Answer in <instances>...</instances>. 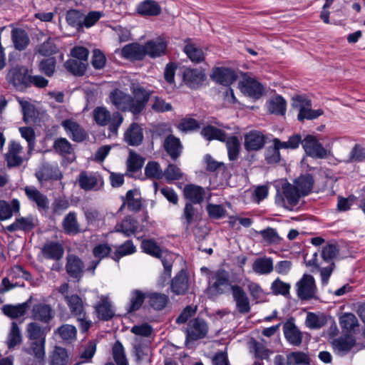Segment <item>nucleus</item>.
Here are the masks:
<instances>
[{"label":"nucleus","mask_w":365,"mask_h":365,"mask_svg":"<svg viewBox=\"0 0 365 365\" xmlns=\"http://www.w3.org/2000/svg\"><path fill=\"white\" fill-rule=\"evenodd\" d=\"M314 179L309 174L302 175L294 180V185L281 180L277 187L276 202L279 206L292 210L301 196L308 195L312 189Z\"/></svg>","instance_id":"obj_1"},{"label":"nucleus","mask_w":365,"mask_h":365,"mask_svg":"<svg viewBox=\"0 0 365 365\" xmlns=\"http://www.w3.org/2000/svg\"><path fill=\"white\" fill-rule=\"evenodd\" d=\"M95 122L100 126L108 125L109 131L116 135L119 127L123 122V115L118 112H110L103 106L96 107L93 111Z\"/></svg>","instance_id":"obj_2"},{"label":"nucleus","mask_w":365,"mask_h":365,"mask_svg":"<svg viewBox=\"0 0 365 365\" xmlns=\"http://www.w3.org/2000/svg\"><path fill=\"white\" fill-rule=\"evenodd\" d=\"M232 286L230 282L229 273L224 269H220L210 278L207 292L208 295L215 297L228 292Z\"/></svg>","instance_id":"obj_3"},{"label":"nucleus","mask_w":365,"mask_h":365,"mask_svg":"<svg viewBox=\"0 0 365 365\" xmlns=\"http://www.w3.org/2000/svg\"><path fill=\"white\" fill-rule=\"evenodd\" d=\"M6 80L16 90L24 91L29 86L30 76L29 70L24 66L16 65L12 66L7 75Z\"/></svg>","instance_id":"obj_4"},{"label":"nucleus","mask_w":365,"mask_h":365,"mask_svg":"<svg viewBox=\"0 0 365 365\" xmlns=\"http://www.w3.org/2000/svg\"><path fill=\"white\" fill-rule=\"evenodd\" d=\"M306 154L313 158L324 159L327 157V150L315 135H307L302 142Z\"/></svg>","instance_id":"obj_5"},{"label":"nucleus","mask_w":365,"mask_h":365,"mask_svg":"<svg viewBox=\"0 0 365 365\" xmlns=\"http://www.w3.org/2000/svg\"><path fill=\"white\" fill-rule=\"evenodd\" d=\"M208 325L207 322L200 318L191 319L185 330L186 341H196L203 339L208 332Z\"/></svg>","instance_id":"obj_6"},{"label":"nucleus","mask_w":365,"mask_h":365,"mask_svg":"<svg viewBox=\"0 0 365 365\" xmlns=\"http://www.w3.org/2000/svg\"><path fill=\"white\" fill-rule=\"evenodd\" d=\"M297 294L298 297L302 300H308L314 297L317 292L314 278L304 274L296 284Z\"/></svg>","instance_id":"obj_7"},{"label":"nucleus","mask_w":365,"mask_h":365,"mask_svg":"<svg viewBox=\"0 0 365 365\" xmlns=\"http://www.w3.org/2000/svg\"><path fill=\"white\" fill-rule=\"evenodd\" d=\"M130 90L133 95L132 97L133 110L134 114H138L145 108L151 93L138 84L133 83Z\"/></svg>","instance_id":"obj_8"},{"label":"nucleus","mask_w":365,"mask_h":365,"mask_svg":"<svg viewBox=\"0 0 365 365\" xmlns=\"http://www.w3.org/2000/svg\"><path fill=\"white\" fill-rule=\"evenodd\" d=\"M109 98L117 109L122 111H130L134 114V110L132 108V97L130 95L119 89H115L110 93Z\"/></svg>","instance_id":"obj_9"},{"label":"nucleus","mask_w":365,"mask_h":365,"mask_svg":"<svg viewBox=\"0 0 365 365\" xmlns=\"http://www.w3.org/2000/svg\"><path fill=\"white\" fill-rule=\"evenodd\" d=\"M265 144V135L259 130H250L245 135L244 147L247 151H257Z\"/></svg>","instance_id":"obj_10"},{"label":"nucleus","mask_w":365,"mask_h":365,"mask_svg":"<svg viewBox=\"0 0 365 365\" xmlns=\"http://www.w3.org/2000/svg\"><path fill=\"white\" fill-rule=\"evenodd\" d=\"M36 177L38 181L42 183L48 180H59L62 174L58 168L57 163L49 164L44 163L36 173Z\"/></svg>","instance_id":"obj_11"},{"label":"nucleus","mask_w":365,"mask_h":365,"mask_svg":"<svg viewBox=\"0 0 365 365\" xmlns=\"http://www.w3.org/2000/svg\"><path fill=\"white\" fill-rule=\"evenodd\" d=\"M299 102V114L297 118L300 121H303L304 119L313 120L319 116L323 115L324 111L322 109L312 110L311 108L312 104L310 100L307 98L299 97L297 99Z\"/></svg>","instance_id":"obj_12"},{"label":"nucleus","mask_w":365,"mask_h":365,"mask_svg":"<svg viewBox=\"0 0 365 365\" xmlns=\"http://www.w3.org/2000/svg\"><path fill=\"white\" fill-rule=\"evenodd\" d=\"M66 134L75 142H82L86 138L84 129L75 120H64L61 123Z\"/></svg>","instance_id":"obj_13"},{"label":"nucleus","mask_w":365,"mask_h":365,"mask_svg":"<svg viewBox=\"0 0 365 365\" xmlns=\"http://www.w3.org/2000/svg\"><path fill=\"white\" fill-rule=\"evenodd\" d=\"M231 290L238 312L243 314L250 312L251 309L250 300L243 289L240 286L234 285L231 287Z\"/></svg>","instance_id":"obj_14"},{"label":"nucleus","mask_w":365,"mask_h":365,"mask_svg":"<svg viewBox=\"0 0 365 365\" xmlns=\"http://www.w3.org/2000/svg\"><path fill=\"white\" fill-rule=\"evenodd\" d=\"M24 191L29 200L36 205L38 210H46L48 209V199L34 186H26Z\"/></svg>","instance_id":"obj_15"},{"label":"nucleus","mask_w":365,"mask_h":365,"mask_svg":"<svg viewBox=\"0 0 365 365\" xmlns=\"http://www.w3.org/2000/svg\"><path fill=\"white\" fill-rule=\"evenodd\" d=\"M211 78L215 82L230 86L237 79L235 71L227 68H215L211 74Z\"/></svg>","instance_id":"obj_16"},{"label":"nucleus","mask_w":365,"mask_h":365,"mask_svg":"<svg viewBox=\"0 0 365 365\" xmlns=\"http://www.w3.org/2000/svg\"><path fill=\"white\" fill-rule=\"evenodd\" d=\"M143 131L142 127L136 123H133L124 133V140L132 146H138L143 142Z\"/></svg>","instance_id":"obj_17"},{"label":"nucleus","mask_w":365,"mask_h":365,"mask_svg":"<svg viewBox=\"0 0 365 365\" xmlns=\"http://www.w3.org/2000/svg\"><path fill=\"white\" fill-rule=\"evenodd\" d=\"M241 91L253 98H259L263 93L262 86L251 78H244L240 84Z\"/></svg>","instance_id":"obj_18"},{"label":"nucleus","mask_w":365,"mask_h":365,"mask_svg":"<svg viewBox=\"0 0 365 365\" xmlns=\"http://www.w3.org/2000/svg\"><path fill=\"white\" fill-rule=\"evenodd\" d=\"M32 318L43 323H48L53 317V312L50 305L38 303L34 305Z\"/></svg>","instance_id":"obj_19"},{"label":"nucleus","mask_w":365,"mask_h":365,"mask_svg":"<svg viewBox=\"0 0 365 365\" xmlns=\"http://www.w3.org/2000/svg\"><path fill=\"white\" fill-rule=\"evenodd\" d=\"M286 339L294 346H299L302 341V334L294 323L293 319L288 320L283 326Z\"/></svg>","instance_id":"obj_20"},{"label":"nucleus","mask_w":365,"mask_h":365,"mask_svg":"<svg viewBox=\"0 0 365 365\" xmlns=\"http://www.w3.org/2000/svg\"><path fill=\"white\" fill-rule=\"evenodd\" d=\"M43 257L46 259L59 260L64 253L63 245L57 242H46L41 249Z\"/></svg>","instance_id":"obj_21"},{"label":"nucleus","mask_w":365,"mask_h":365,"mask_svg":"<svg viewBox=\"0 0 365 365\" xmlns=\"http://www.w3.org/2000/svg\"><path fill=\"white\" fill-rule=\"evenodd\" d=\"M146 55L151 58L161 56L165 53L167 43L162 38H157L145 43Z\"/></svg>","instance_id":"obj_22"},{"label":"nucleus","mask_w":365,"mask_h":365,"mask_svg":"<svg viewBox=\"0 0 365 365\" xmlns=\"http://www.w3.org/2000/svg\"><path fill=\"white\" fill-rule=\"evenodd\" d=\"M21 152L22 147L19 143L15 141L9 143V150L6 154V160L9 167L19 166L22 163Z\"/></svg>","instance_id":"obj_23"},{"label":"nucleus","mask_w":365,"mask_h":365,"mask_svg":"<svg viewBox=\"0 0 365 365\" xmlns=\"http://www.w3.org/2000/svg\"><path fill=\"white\" fill-rule=\"evenodd\" d=\"M121 55L130 60H142L146 56L145 45L136 43L128 44L122 48Z\"/></svg>","instance_id":"obj_24"},{"label":"nucleus","mask_w":365,"mask_h":365,"mask_svg":"<svg viewBox=\"0 0 365 365\" xmlns=\"http://www.w3.org/2000/svg\"><path fill=\"white\" fill-rule=\"evenodd\" d=\"M204 73L197 68H186L183 72V81L190 88L198 87L205 80Z\"/></svg>","instance_id":"obj_25"},{"label":"nucleus","mask_w":365,"mask_h":365,"mask_svg":"<svg viewBox=\"0 0 365 365\" xmlns=\"http://www.w3.org/2000/svg\"><path fill=\"white\" fill-rule=\"evenodd\" d=\"M252 269L257 274L267 275L274 270V261L272 257L257 258L252 264Z\"/></svg>","instance_id":"obj_26"},{"label":"nucleus","mask_w":365,"mask_h":365,"mask_svg":"<svg viewBox=\"0 0 365 365\" xmlns=\"http://www.w3.org/2000/svg\"><path fill=\"white\" fill-rule=\"evenodd\" d=\"M189 288L188 277L185 270H181L172 280L171 289L175 294H185Z\"/></svg>","instance_id":"obj_27"},{"label":"nucleus","mask_w":365,"mask_h":365,"mask_svg":"<svg viewBox=\"0 0 365 365\" xmlns=\"http://www.w3.org/2000/svg\"><path fill=\"white\" fill-rule=\"evenodd\" d=\"M36 221L33 216L18 217L14 222L7 226L6 230L11 232L17 230L29 232L34 229L36 225Z\"/></svg>","instance_id":"obj_28"},{"label":"nucleus","mask_w":365,"mask_h":365,"mask_svg":"<svg viewBox=\"0 0 365 365\" xmlns=\"http://www.w3.org/2000/svg\"><path fill=\"white\" fill-rule=\"evenodd\" d=\"M94 307L98 319L101 320L108 321L114 315V312L112 309L110 302L106 297L101 296L100 301Z\"/></svg>","instance_id":"obj_29"},{"label":"nucleus","mask_w":365,"mask_h":365,"mask_svg":"<svg viewBox=\"0 0 365 365\" xmlns=\"http://www.w3.org/2000/svg\"><path fill=\"white\" fill-rule=\"evenodd\" d=\"M354 344L355 341L351 336L340 337L332 341L333 349L339 356H344L350 351Z\"/></svg>","instance_id":"obj_30"},{"label":"nucleus","mask_w":365,"mask_h":365,"mask_svg":"<svg viewBox=\"0 0 365 365\" xmlns=\"http://www.w3.org/2000/svg\"><path fill=\"white\" fill-rule=\"evenodd\" d=\"M137 229V222L130 217H126L116 224L114 231L122 233L125 237H130L135 233Z\"/></svg>","instance_id":"obj_31"},{"label":"nucleus","mask_w":365,"mask_h":365,"mask_svg":"<svg viewBox=\"0 0 365 365\" xmlns=\"http://www.w3.org/2000/svg\"><path fill=\"white\" fill-rule=\"evenodd\" d=\"M64 299L73 316H82L85 313L83 301L77 294L65 295Z\"/></svg>","instance_id":"obj_32"},{"label":"nucleus","mask_w":365,"mask_h":365,"mask_svg":"<svg viewBox=\"0 0 365 365\" xmlns=\"http://www.w3.org/2000/svg\"><path fill=\"white\" fill-rule=\"evenodd\" d=\"M66 267L68 274L71 277L78 278L81 275L83 263L78 257L68 255Z\"/></svg>","instance_id":"obj_33"},{"label":"nucleus","mask_w":365,"mask_h":365,"mask_svg":"<svg viewBox=\"0 0 365 365\" xmlns=\"http://www.w3.org/2000/svg\"><path fill=\"white\" fill-rule=\"evenodd\" d=\"M20 203L18 200L14 199L10 205L5 200H0V220L11 218L14 212H19Z\"/></svg>","instance_id":"obj_34"},{"label":"nucleus","mask_w":365,"mask_h":365,"mask_svg":"<svg viewBox=\"0 0 365 365\" xmlns=\"http://www.w3.org/2000/svg\"><path fill=\"white\" fill-rule=\"evenodd\" d=\"M185 197L193 203H200L205 195L204 188L194 185H186L184 188Z\"/></svg>","instance_id":"obj_35"},{"label":"nucleus","mask_w":365,"mask_h":365,"mask_svg":"<svg viewBox=\"0 0 365 365\" xmlns=\"http://www.w3.org/2000/svg\"><path fill=\"white\" fill-rule=\"evenodd\" d=\"M148 302L155 310H162L168 304V297L165 294L158 292H147Z\"/></svg>","instance_id":"obj_36"},{"label":"nucleus","mask_w":365,"mask_h":365,"mask_svg":"<svg viewBox=\"0 0 365 365\" xmlns=\"http://www.w3.org/2000/svg\"><path fill=\"white\" fill-rule=\"evenodd\" d=\"M137 11L143 16H158L161 12V8L156 1L146 0L138 6Z\"/></svg>","instance_id":"obj_37"},{"label":"nucleus","mask_w":365,"mask_h":365,"mask_svg":"<svg viewBox=\"0 0 365 365\" xmlns=\"http://www.w3.org/2000/svg\"><path fill=\"white\" fill-rule=\"evenodd\" d=\"M164 147L165 150L174 160L179 157L182 150L180 140L173 135H169L165 138Z\"/></svg>","instance_id":"obj_38"},{"label":"nucleus","mask_w":365,"mask_h":365,"mask_svg":"<svg viewBox=\"0 0 365 365\" xmlns=\"http://www.w3.org/2000/svg\"><path fill=\"white\" fill-rule=\"evenodd\" d=\"M63 228L68 235H76L80 232V227L77 221L76 214L70 212L63 220Z\"/></svg>","instance_id":"obj_39"},{"label":"nucleus","mask_w":365,"mask_h":365,"mask_svg":"<svg viewBox=\"0 0 365 365\" xmlns=\"http://www.w3.org/2000/svg\"><path fill=\"white\" fill-rule=\"evenodd\" d=\"M88 65V62L81 61V60L73 58L67 60L64 63V66L67 71L75 76H79L84 74Z\"/></svg>","instance_id":"obj_40"},{"label":"nucleus","mask_w":365,"mask_h":365,"mask_svg":"<svg viewBox=\"0 0 365 365\" xmlns=\"http://www.w3.org/2000/svg\"><path fill=\"white\" fill-rule=\"evenodd\" d=\"M200 133L207 140H217L224 142L227 139L224 131L210 125L205 126Z\"/></svg>","instance_id":"obj_41"},{"label":"nucleus","mask_w":365,"mask_h":365,"mask_svg":"<svg viewBox=\"0 0 365 365\" xmlns=\"http://www.w3.org/2000/svg\"><path fill=\"white\" fill-rule=\"evenodd\" d=\"M22 341L20 329L16 322H12L9 331L6 344L9 349H14Z\"/></svg>","instance_id":"obj_42"},{"label":"nucleus","mask_w":365,"mask_h":365,"mask_svg":"<svg viewBox=\"0 0 365 365\" xmlns=\"http://www.w3.org/2000/svg\"><path fill=\"white\" fill-rule=\"evenodd\" d=\"M127 205L130 211L137 212L141 208L142 204L139 193L136 190H130L123 198V205Z\"/></svg>","instance_id":"obj_43"},{"label":"nucleus","mask_w":365,"mask_h":365,"mask_svg":"<svg viewBox=\"0 0 365 365\" xmlns=\"http://www.w3.org/2000/svg\"><path fill=\"white\" fill-rule=\"evenodd\" d=\"M11 38L15 48L19 51L25 49L29 43V38L27 34L20 29L12 30Z\"/></svg>","instance_id":"obj_44"},{"label":"nucleus","mask_w":365,"mask_h":365,"mask_svg":"<svg viewBox=\"0 0 365 365\" xmlns=\"http://www.w3.org/2000/svg\"><path fill=\"white\" fill-rule=\"evenodd\" d=\"M78 185L84 190L94 189L98 184V177L93 174L81 172L78 175Z\"/></svg>","instance_id":"obj_45"},{"label":"nucleus","mask_w":365,"mask_h":365,"mask_svg":"<svg viewBox=\"0 0 365 365\" xmlns=\"http://www.w3.org/2000/svg\"><path fill=\"white\" fill-rule=\"evenodd\" d=\"M309 356L304 352L292 351L287 354V365H309Z\"/></svg>","instance_id":"obj_46"},{"label":"nucleus","mask_w":365,"mask_h":365,"mask_svg":"<svg viewBox=\"0 0 365 365\" xmlns=\"http://www.w3.org/2000/svg\"><path fill=\"white\" fill-rule=\"evenodd\" d=\"M26 303L19 304L17 305L6 304L2 308V311L7 317L15 319L23 316L27 309Z\"/></svg>","instance_id":"obj_47"},{"label":"nucleus","mask_w":365,"mask_h":365,"mask_svg":"<svg viewBox=\"0 0 365 365\" xmlns=\"http://www.w3.org/2000/svg\"><path fill=\"white\" fill-rule=\"evenodd\" d=\"M136 252V247L131 240H127L123 244L116 247L113 253V259L118 261L121 257L130 255Z\"/></svg>","instance_id":"obj_48"},{"label":"nucleus","mask_w":365,"mask_h":365,"mask_svg":"<svg viewBox=\"0 0 365 365\" xmlns=\"http://www.w3.org/2000/svg\"><path fill=\"white\" fill-rule=\"evenodd\" d=\"M268 110L272 113L284 115L286 112V101L282 96H277L269 101Z\"/></svg>","instance_id":"obj_49"},{"label":"nucleus","mask_w":365,"mask_h":365,"mask_svg":"<svg viewBox=\"0 0 365 365\" xmlns=\"http://www.w3.org/2000/svg\"><path fill=\"white\" fill-rule=\"evenodd\" d=\"M69 358L65 349L56 346L51 355V365H67Z\"/></svg>","instance_id":"obj_50"},{"label":"nucleus","mask_w":365,"mask_h":365,"mask_svg":"<svg viewBox=\"0 0 365 365\" xmlns=\"http://www.w3.org/2000/svg\"><path fill=\"white\" fill-rule=\"evenodd\" d=\"M145 298H147V293H143L138 289L133 290L130 294V304L128 311L131 312L139 309Z\"/></svg>","instance_id":"obj_51"},{"label":"nucleus","mask_w":365,"mask_h":365,"mask_svg":"<svg viewBox=\"0 0 365 365\" xmlns=\"http://www.w3.org/2000/svg\"><path fill=\"white\" fill-rule=\"evenodd\" d=\"M226 147L228 153V158L230 160H235L238 158L240 148V143L237 137L231 136L226 140Z\"/></svg>","instance_id":"obj_52"},{"label":"nucleus","mask_w":365,"mask_h":365,"mask_svg":"<svg viewBox=\"0 0 365 365\" xmlns=\"http://www.w3.org/2000/svg\"><path fill=\"white\" fill-rule=\"evenodd\" d=\"M326 322V318L323 314H317L313 312L307 313L305 319L306 326L312 329H320L325 325Z\"/></svg>","instance_id":"obj_53"},{"label":"nucleus","mask_w":365,"mask_h":365,"mask_svg":"<svg viewBox=\"0 0 365 365\" xmlns=\"http://www.w3.org/2000/svg\"><path fill=\"white\" fill-rule=\"evenodd\" d=\"M184 51L190 61L194 63H200L205 58L203 51L195 44H187L184 48Z\"/></svg>","instance_id":"obj_54"},{"label":"nucleus","mask_w":365,"mask_h":365,"mask_svg":"<svg viewBox=\"0 0 365 365\" xmlns=\"http://www.w3.org/2000/svg\"><path fill=\"white\" fill-rule=\"evenodd\" d=\"M141 247L144 252L153 257L160 258L163 257V250L153 240H144L142 242Z\"/></svg>","instance_id":"obj_55"},{"label":"nucleus","mask_w":365,"mask_h":365,"mask_svg":"<svg viewBox=\"0 0 365 365\" xmlns=\"http://www.w3.org/2000/svg\"><path fill=\"white\" fill-rule=\"evenodd\" d=\"M45 339L33 341L26 352L34 355L38 359H43L45 357Z\"/></svg>","instance_id":"obj_56"},{"label":"nucleus","mask_w":365,"mask_h":365,"mask_svg":"<svg viewBox=\"0 0 365 365\" xmlns=\"http://www.w3.org/2000/svg\"><path fill=\"white\" fill-rule=\"evenodd\" d=\"M58 51V47L55 43V39L48 37L42 43L39 44L37 47V52L41 56H51L56 53Z\"/></svg>","instance_id":"obj_57"},{"label":"nucleus","mask_w":365,"mask_h":365,"mask_svg":"<svg viewBox=\"0 0 365 365\" xmlns=\"http://www.w3.org/2000/svg\"><path fill=\"white\" fill-rule=\"evenodd\" d=\"M59 336L64 341H71L76 339L77 330L73 325L63 324L56 331Z\"/></svg>","instance_id":"obj_58"},{"label":"nucleus","mask_w":365,"mask_h":365,"mask_svg":"<svg viewBox=\"0 0 365 365\" xmlns=\"http://www.w3.org/2000/svg\"><path fill=\"white\" fill-rule=\"evenodd\" d=\"M53 147L55 151L61 155L71 154L73 151L72 145L64 138L56 139Z\"/></svg>","instance_id":"obj_59"},{"label":"nucleus","mask_w":365,"mask_h":365,"mask_svg":"<svg viewBox=\"0 0 365 365\" xmlns=\"http://www.w3.org/2000/svg\"><path fill=\"white\" fill-rule=\"evenodd\" d=\"M145 174L148 178L159 180L163 178V171L159 163L152 161L147 163L145 168Z\"/></svg>","instance_id":"obj_60"},{"label":"nucleus","mask_w":365,"mask_h":365,"mask_svg":"<svg viewBox=\"0 0 365 365\" xmlns=\"http://www.w3.org/2000/svg\"><path fill=\"white\" fill-rule=\"evenodd\" d=\"M113 356L117 365H128L124 348L118 341L113 346Z\"/></svg>","instance_id":"obj_61"},{"label":"nucleus","mask_w":365,"mask_h":365,"mask_svg":"<svg viewBox=\"0 0 365 365\" xmlns=\"http://www.w3.org/2000/svg\"><path fill=\"white\" fill-rule=\"evenodd\" d=\"M28 338L31 341L45 339L43 331L35 322H31L27 326Z\"/></svg>","instance_id":"obj_62"},{"label":"nucleus","mask_w":365,"mask_h":365,"mask_svg":"<svg viewBox=\"0 0 365 365\" xmlns=\"http://www.w3.org/2000/svg\"><path fill=\"white\" fill-rule=\"evenodd\" d=\"M143 163L144 161L140 155L133 151H130L127 160L128 170L130 172H136L142 168Z\"/></svg>","instance_id":"obj_63"},{"label":"nucleus","mask_w":365,"mask_h":365,"mask_svg":"<svg viewBox=\"0 0 365 365\" xmlns=\"http://www.w3.org/2000/svg\"><path fill=\"white\" fill-rule=\"evenodd\" d=\"M264 158L268 164H275L280 161V152L273 143L266 149Z\"/></svg>","instance_id":"obj_64"}]
</instances>
